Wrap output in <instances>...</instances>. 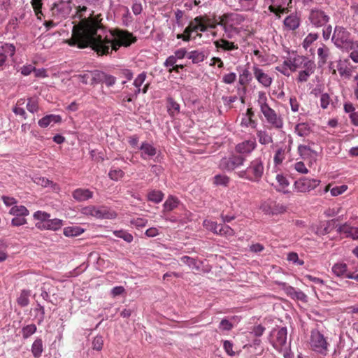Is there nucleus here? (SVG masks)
Masks as SVG:
<instances>
[{
	"label": "nucleus",
	"instance_id": "59",
	"mask_svg": "<svg viewBox=\"0 0 358 358\" xmlns=\"http://www.w3.org/2000/svg\"><path fill=\"white\" fill-rule=\"evenodd\" d=\"M313 34H309L303 41V47L306 50H308L311 54L313 53Z\"/></svg>",
	"mask_w": 358,
	"mask_h": 358
},
{
	"label": "nucleus",
	"instance_id": "14",
	"mask_svg": "<svg viewBox=\"0 0 358 358\" xmlns=\"http://www.w3.org/2000/svg\"><path fill=\"white\" fill-rule=\"evenodd\" d=\"M355 68V66L351 64L349 59L339 60L337 64V70L340 76L345 79L350 78Z\"/></svg>",
	"mask_w": 358,
	"mask_h": 358
},
{
	"label": "nucleus",
	"instance_id": "19",
	"mask_svg": "<svg viewBox=\"0 0 358 358\" xmlns=\"http://www.w3.org/2000/svg\"><path fill=\"white\" fill-rule=\"evenodd\" d=\"M93 195V192L89 189L85 188H78L72 192L73 198L78 202L85 201L90 199H92Z\"/></svg>",
	"mask_w": 358,
	"mask_h": 358
},
{
	"label": "nucleus",
	"instance_id": "8",
	"mask_svg": "<svg viewBox=\"0 0 358 358\" xmlns=\"http://www.w3.org/2000/svg\"><path fill=\"white\" fill-rule=\"evenodd\" d=\"M287 330L286 327L274 329L270 334V342L278 352L288 350L289 345L287 342Z\"/></svg>",
	"mask_w": 358,
	"mask_h": 358
},
{
	"label": "nucleus",
	"instance_id": "64",
	"mask_svg": "<svg viewBox=\"0 0 358 358\" xmlns=\"http://www.w3.org/2000/svg\"><path fill=\"white\" fill-rule=\"evenodd\" d=\"M27 219L25 218V217H22V216H15V217H13L12 220H11V225L13 226V227H20V226H22L25 224H27Z\"/></svg>",
	"mask_w": 358,
	"mask_h": 358
},
{
	"label": "nucleus",
	"instance_id": "36",
	"mask_svg": "<svg viewBox=\"0 0 358 358\" xmlns=\"http://www.w3.org/2000/svg\"><path fill=\"white\" fill-rule=\"evenodd\" d=\"M257 102L259 107L260 108L261 112H262L264 110L270 108V106L268 104V99L266 94L263 91L258 92Z\"/></svg>",
	"mask_w": 358,
	"mask_h": 358
},
{
	"label": "nucleus",
	"instance_id": "52",
	"mask_svg": "<svg viewBox=\"0 0 358 358\" xmlns=\"http://www.w3.org/2000/svg\"><path fill=\"white\" fill-rule=\"evenodd\" d=\"M34 182L38 185H41L44 187H52L54 183L52 181L45 177L37 176L34 178Z\"/></svg>",
	"mask_w": 358,
	"mask_h": 358
},
{
	"label": "nucleus",
	"instance_id": "24",
	"mask_svg": "<svg viewBox=\"0 0 358 358\" xmlns=\"http://www.w3.org/2000/svg\"><path fill=\"white\" fill-rule=\"evenodd\" d=\"M318 55V66L322 68L327 63L329 58V49L324 45L317 49Z\"/></svg>",
	"mask_w": 358,
	"mask_h": 358
},
{
	"label": "nucleus",
	"instance_id": "63",
	"mask_svg": "<svg viewBox=\"0 0 358 358\" xmlns=\"http://www.w3.org/2000/svg\"><path fill=\"white\" fill-rule=\"evenodd\" d=\"M287 259L296 265L303 264V261L299 259L298 254L294 252L288 253Z\"/></svg>",
	"mask_w": 358,
	"mask_h": 358
},
{
	"label": "nucleus",
	"instance_id": "12",
	"mask_svg": "<svg viewBox=\"0 0 358 358\" xmlns=\"http://www.w3.org/2000/svg\"><path fill=\"white\" fill-rule=\"evenodd\" d=\"M257 143L255 139L243 141L235 146V151L238 155L247 157L256 148Z\"/></svg>",
	"mask_w": 358,
	"mask_h": 358
},
{
	"label": "nucleus",
	"instance_id": "35",
	"mask_svg": "<svg viewBox=\"0 0 358 358\" xmlns=\"http://www.w3.org/2000/svg\"><path fill=\"white\" fill-rule=\"evenodd\" d=\"M31 292L29 290L23 289L21 291L20 296L17 299L18 305L21 307L27 306L29 303V296Z\"/></svg>",
	"mask_w": 358,
	"mask_h": 358
},
{
	"label": "nucleus",
	"instance_id": "31",
	"mask_svg": "<svg viewBox=\"0 0 358 358\" xmlns=\"http://www.w3.org/2000/svg\"><path fill=\"white\" fill-rule=\"evenodd\" d=\"M284 25L288 30H295L299 26V20L296 15H290L284 20Z\"/></svg>",
	"mask_w": 358,
	"mask_h": 358
},
{
	"label": "nucleus",
	"instance_id": "54",
	"mask_svg": "<svg viewBox=\"0 0 358 358\" xmlns=\"http://www.w3.org/2000/svg\"><path fill=\"white\" fill-rule=\"evenodd\" d=\"M27 109L31 113H35L38 110V102L35 98L28 99Z\"/></svg>",
	"mask_w": 358,
	"mask_h": 358
},
{
	"label": "nucleus",
	"instance_id": "41",
	"mask_svg": "<svg viewBox=\"0 0 358 358\" xmlns=\"http://www.w3.org/2000/svg\"><path fill=\"white\" fill-rule=\"evenodd\" d=\"M179 201L173 196H170L164 203V210L171 211L178 207Z\"/></svg>",
	"mask_w": 358,
	"mask_h": 358
},
{
	"label": "nucleus",
	"instance_id": "53",
	"mask_svg": "<svg viewBox=\"0 0 358 358\" xmlns=\"http://www.w3.org/2000/svg\"><path fill=\"white\" fill-rule=\"evenodd\" d=\"M229 181V178L226 175L218 174L214 177V183L216 185L227 186Z\"/></svg>",
	"mask_w": 358,
	"mask_h": 358
},
{
	"label": "nucleus",
	"instance_id": "13",
	"mask_svg": "<svg viewBox=\"0 0 358 358\" xmlns=\"http://www.w3.org/2000/svg\"><path fill=\"white\" fill-rule=\"evenodd\" d=\"M271 2L268 6L269 10L280 17V13L285 12L287 7L292 3V0H265Z\"/></svg>",
	"mask_w": 358,
	"mask_h": 358
},
{
	"label": "nucleus",
	"instance_id": "22",
	"mask_svg": "<svg viewBox=\"0 0 358 358\" xmlns=\"http://www.w3.org/2000/svg\"><path fill=\"white\" fill-rule=\"evenodd\" d=\"M117 217V213L110 208L106 206H101L97 208L96 218L97 219H115Z\"/></svg>",
	"mask_w": 358,
	"mask_h": 358
},
{
	"label": "nucleus",
	"instance_id": "4",
	"mask_svg": "<svg viewBox=\"0 0 358 358\" xmlns=\"http://www.w3.org/2000/svg\"><path fill=\"white\" fill-rule=\"evenodd\" d=\"M308 58L298 55H289L283 63L275 67V70L289 77L292 72L302 68Z\"/></svg>",
	"mask_w": 358,
	"mask_h": 358
},
{
	"label": "nucleus",
	"instance_id": "56",
	"mask_svg": "<svg viewBox=\"0 0 358 358\" xmlns=\"http://www.w3.org/2000/svg\"><path fill=\"white\" fill-rule=\"evenodd\" d=\"M124 175V171L120 169H111L108 173L109 178L115 181L121 179Z\"/></svg>",
	"mask_w": 358,
	"mask_h": 358
},
{
	"label": "nucleus",
	"instance_id": "49",
	"mask_svg": "<svg viewBox=\"0 0 358 358\" xmlns=\"http://www.w3.org/2000/svg\"><path fill=\"white\" fill-rule=\"evenodd\" d=\"M315 96L320 97V106L323 109L327 108L328 106L331 101V98L327 93H320L317 94V93L315 92Z\"/></svg>",
	"mask_w": 358,
	"mask_h": 358
},
{
	"label": "nucleus",
	"instance_id": "42",
	"mask_svg": "<svg viewBox=\"0 0 358 358\" xmlns=\"http://www.w3.org/2000/svg\"><path fill=\"white\" fill-rule=\"evenodd\" d=\"M164 198V194L159 190H152L148 194V199L155 203H160Z\"/></svg>",
	"mask_w": 358,
	"mask_h": 358
},
{
	"label": "nucleus",
	"instance_id": "33",
	"mask_svg": "<svg viewBox=\"0 0 358 358\" xmlns=\"http://www.w3.org/2000/svg\"><path fill=\"white\" fill-rule=\"evenodd\" d=\"M9 213L13 216L26 217L29 215V211L24 206L15 205L11 207Z\"/></svg>",
	"mask_w": 358,
	"mask_h": 358
},
{
	"label": "nucleus",
	"instance_id": "5",
	"mask_svg": "<svg viewBox=\"0 0 358 358\" xmlns=\"http://www.w3.org/2000/svg\"><path fill=\"white\" fill-rule=\"evenodd\" d=\"M206 29L207 26L204 23L203 17H196L185 29L184 33L178 34L177 38L184 41H189L192 38L201 37V34L199 32H204Z\"/></svg>",
	"mask_w": 358,
	"mask_h": 358
},
{
	"label": "nucleus",
	"instance_id": "18",
	"mask_svg": "<svg viewBox=\"0 0 358 358\" xmlns=\"http://www.w3.org/2000/svg\"><path fill=\"white\" fill-rule=\"evenodd\" d=\"M70 10L69 3L64 2L55 3L52 8V15L61 18L66 17L70 13Z\"/></svg>",
	"mask_w": 358,
	"mask_h": 358
},
{
	"label": "nucleus",
	"instance_id": "61",
	"mask_svg": "<svg viewBox=\"0 0 358 358\" xmlns=\"http://www.w3.org/2000/svg\"><path fill=\"white\" fill-rule=\"evenodd\" d=\"M24 100L20 99L17 101V106L13 109V113L17 115L22 116L24 119L27 118L26 112L23 108L19 107L18 105L24 104Z\"/></svg>",
	"mask_w": 358,
	"mask_h": 358
},
{
	"label": "nucleus",
	"instance_id": "6",
	"mask_svg": "<svg viewBox=\"0 0 358 358\" xmlns=\"http://www.w3.org/2000/svg\"><path fill=\"white\" fill-rule=\"evenodd\" d=\"M321 322L315 323V329L317 332L315 333V358H323L327 357L330 352L331 345L328 338L324 336L322 331H320Z\"/></svg>",
	"mask_w": 358,
	"mask_h": 358
},
{
	"label": "nucleus",
	"instance_id": "9",
	"mask_svg": "<svg viewBox=\"0 0 358 358\" xmlns=\"http://www.w3.org/2000/svg\"><path fill=\"white\" fill-rule=\"evenodd\" d=\"M245 162V157L233 153L220 159L219 168L222 171L231 172L243 166Z\"/></svg>",
	"mask_w": 358,
	"mask_h": 358
},
{
	"label": "nucleus",
	"instance_id": "7",
	"mask_svg": "<svg viewBox=\"0 0 358 358\" xmlns=\"http://www.w3.org/2000/svg\"><path fill=\"white\" fill-rule=\"evenodd\" d=\"M242 20L243 17L238 14H225L220 17L218 24L223 27L227 37L231 38L234 33H237L238 26Z\"/></svg>",
	"mask_w": 358,
	"mask_h": 358
},
{
	"label": "nucleus",
	"instance_id": "25",
	"mask_svg": "<svg viewBox=\"0 0 358 358\" xmlns=\"http://www.w3.org/2000/svg\"><path fill=\"white\" fill-rule=\"evenodd\" d=\"M294 186L298 192H307L312 188V180L306 178H302L295 182Z\"/></svg>",
	"mask_w": 358,
	"mask_h": 358
},
{
	"label": "nucleus",
	"instance_id": "3",
	"mask_svg": "<svg viewBox=\"0 0 358 358\" xmlns=\"http://www.w3.org/2000/svg\"><path fill=\"white\" fill-rule=\"evenodd\" d=\"M334 45L341 49H358V42L353 41L351 34L344 27L336 26L331 38Z\"/></svg>",
	"mask_w": 358,
	"mask_h": 358
},
{
	"label": "nucleus",
	"instance_id": "28",
	"mask_svg": "<svg viewBox=\"0 0 358 358\" xmlns=\"http://www.w3.org/2000/svg\"><path fill=\"white\" fill-rule=\"evenodd\" d=\"M329 16L322 10H315V27H323L329 21Z\"/></svg>",
	"mask_w": 358,
	"mask_h": 358
},
{
	"label": "nucleus",
	"instance_id": "21",
	"mask_svg": "<svg viewBox=\"0 0 358 358\" xmlns=\"http://www.w3.org/2000/svg\"><path fill=\"white\" fill-rule=\"evenodd\" d=\"M62 121V117L59 115L50 114L47 115L38 120V126L41 128H46L51 123H59Z\"/></svg>",
	"mask_w": 358,
	"mask_h": 358
},
{
	"label": "nucleus",
	"instance_id": "20",
	"mask_svg": "<svg viewBox=\"0 0 358 358\" xmlns=\"http://www.w3.org/2000/svg\"><path fill=\"white\" fill-rule=\"evenodd\" d=\"M302 68H301V71H300L299 73L298 80L299 82H305L313 73V62L309 59L305 62L303 65Z\"/></svg>",
	"mask_w": 358,
	"mask_h": 358
},
{
	"label": "nucleus",
	"instance_id": "51",
	"mask_svg": "<svg viewBox=\"0 0 358 358\" xmlns=\"http://www.w3.org/2000/svg\"><path fill=\"white\" fill-rule=\"evenodd\" d=\"M276 180L279 185V187L277 189L278 191H284L289 185L287 178L282 174L276 176Z\"/></svg>",
	"mask_w": 358,
	"mask_h": 358
},
{
	"label": "nucleus",
	"instance_id": "27",
	"mask_svg": "<svg viewBox=\"0 0 358 358\" xmlns=\"http://www.w3.org/2000/svg\"><path fill=\"white\" fill-rule=\"evenodd\" d=\"M268 206V204H262L261 206V209L266 214L275 215L282 213L286 210L285 206H284L282 204L277 203L275 202H273L272 209H267Z\"/></svg>",
	"mask_w": 358,
	"mask_h": 358
},
{
	"label": "nucleus",
	"instance_id": "34",
	"mask_svg": "<svg viewBox=\"0 0 358 358\" xmlns=\"http://www.w3.org/2000/svg\"><path fill=\"white\" fill-rule=\"evenodd\" d=\"M43 351V341L41 338H37L34 341L31 345V352L35 358H38L41 356Z\"/></svg>",
	"mask_w": 358,
	"mask_h": 358
},
{
	"label": "nucleus",
	"instance_id": "16",
	"mask_svg": "<svg viewBox=\"0 0 358 358\" xmlns=\"http://www.w3.org/2000/svg\"><path fill=\"white\" fill-rule=\"evenodd\" d=\"M337 231L346 238H350L353 240L358 239V227H352L348 222L338 226Z\"/></svg>",
	"mask_w": 358,
	"mask_h": 358
},
{
	"label": "nucleus",
	"instance_id": "11",
	"mask_svg": "<svg viewBox=\"0 0 358 358\" xmlns=\"http://www.w3.org/2000/svg\"><path fill=\"white\" fill-rule=\"evenodd\" d=\"M262 113L264 115L266 122L271 126L272 128L280 129L283 127V120L280 115H278L271 107L264 110Z\"/></svg>",
	"mask_w": 358,
	"mask_h": 358
},
{
	"label": "nucleus",
	"instance_id": "48",
	"mask_svg": "<svg viewBox=\"0 0 358 358\" xmlns=\"http://www.w3.org/2000/svg\"><path fill=\"white\" fill-rule=\"evenodd\" d=\"M36 326L34 324H28L22 327V334L24 339L28 338L36 331Z\"/></svg>",
	"mask_w": 358,
	"mask_h": 358
},
{
	"label": "nucleus",
	"instance_id": "26",
	"mask_svg": "<svg viewBox=\"0 0 358 358\" xmlns=\"http://www.w3.org/2000/svg\"><path fill=\"white\" fill-rule=\"evenodd\" d=\"M206 57V52L200 50H192L187 54V58L190 59L193 64L202 62Z\"/></svg>",
	"mask_w": 358,
	"mask_h": 358
},
{
	"label": "nucleus",
	"instance_id": "32",
	"mask_svg": "<svg viewBox=\"0 0 358 358\" xmlns=\"http://www.w3.org/2000/svg\"><path fill=\"white\" fill-rule=\"evenodd\" d=\"M332 271L336 275L343 278H346L350 273L348 272L347 264L342 262L335 264L332 267Z\"/></svg>",
	"mask_w": 358,
	"mask_h": 358
},
{
	"label": "nucleus",
	"instance_id": "17",
	"mask_svg": "<svg viewBox=\"0 0 358 358\" xmlns=\"http://www.w3.org/2000/svg\"><path fill=\"white\" fill-rule=\"evenodd\" d=\"M141 157L144 160L152 159L157 154V148L148 142H143L139 147Z\"/></svg>",
	"mask_w": 358,
	"mask_h": 358
},
{
	"label": "nucleus",
	"instance_id": "38",
	"mask_svg": "<svg viewBox=\"0 0 358 358\" xmlns=\"http://www.w3.org/2000/svg\"><path fill=\"white\" fill-rule=\"evenodd\" d=\"M63 226V220L54 218L50 219L46 222V230L57 231Z\"/></svg>",
	"mask_w": 358,
	"mask_h": 358
},
{
	"label": "nucleus",
	"instance_id": "62",
	"mask_svg": "<svg viewBox=\"0 0 358 358\" xmlns=\"http://www.w3.org/2000/svg\"><path fill=\"white\" fill-rule=\"evenodd\" d=\"M234 344L229 341H223V348L226 353L231 357L236 355V352L233 350Z\"/></svg>",
	"mask_w": 358,
	"mask_h": 358
},
{
	"label": "nucleus",
	"instance_id": "1",
	"mask_svg": "<svg viewBox=\"0 0 358 358\" xmlns=\"http://www.w3.org/2000/svg\"><path fill=\"white\" fill-rule=\"evenodd\" d=\"M136 41L127 31L115 29L106 31L104 27L92 18L83 20L79 27H73V37L67 43L80 48L90 46L99 55L117 51L122 46L129 47Z\"/></svg>",
	"mask_w": 358,
	"mask_h": 358
},
{
	"label": "nucleus",
	"instance_id": "2",
	"mask_svg": "<svg viewBox=\"0 0 358 358\" xmlns=\"http://www.w3.org/2000/svg\"><path fill=\"white\" fill-rule=\"evenodd\" d=\"M264 173V163L262 157L252 160L246 169L236 171V176L252 182H259Z\"/></svg>",
	"mask_w": 358,
	"mask_h": 358
},
{
	"label": "nucleus",
	"instance_id": "23",
	"mask_svg": "<svg viewBox=\"0 0 358 358\" xmlns=\"http://www.w3.org/2000/svg\"><path fill=\"white\" fill-rule=\"evenodd\" d=\"M214 45L217 50L221 49L224 51H232L238 48L237 44L223 38L215 41Z\"/></svg>",
	"mask_w": 358,
	"mask_h": 358
},
{
	"label": "nucleus",
	"instance_id": "30",
	"mask_svg": "<svg viewBox=\"0 0 358 358\" xmlns=\"http://www.w3.org/2000/svg\"><path fill=\"white\" fill-rule=\"evenodd\" d=\"M180 261L185 264L187 265L189 268L192 270L199 271L201 269V262L196 259L189 256H182Z\"/></svg>",
	"mask_w": 358,
	"mask_h": 358
},
{
	"label": "nucleus",
	"instance_id": "39",
	"mask_svg": "<svg viewBox=\"0 0 358 358\" xmlns=\"http://www.w3.org/2000/svg\"><path fill=\"white\" fill-rule=\"evenodd\" d=\"M295 131L300 136H307L311 132V127L307 123H299L296 126Z\"/></svg>",
	"mask_w": 358,
	"mask_h": 358
},
{
	"label": "nucleus",
	"instance_id": "45",
	"mask_svg": "<svg viewBox=\"0 0 358 358\" xmlns=\"http://www.w3.org/2000/svg\"><path fill=\"white\" fill-rule=\"evenodd\" d=\"M113 234L117 238H122L127 243H131L133 241V236L125 230H115Z\"/></svg>",
	"mask_w": 358,
	"mask_h": 358
},
{
	"label": "nucleus",
	"instance_id": "55",
	"mask_svg": "<svg viewBox=\"0 0 358 358\" xmlns=\"http://www.w3.org/2000/svg\"><path fill=\"white\" fill-rule=\"evenodd\" d=\"M104 72L96 71L91 73V85H96L103 82Z\"/></svg>",
	"mask_w": 358,
	"mask_h": 358
},
{
	"label": "nucleus",
	"instance_id": "44",
	"mask_svg": "<svg viewBox=\"0 0 358 358\" xmlns=\"http://www.w3.org/2000/svg\"><path fill=\"white\" fill-rule=\"evenodd\" d=\"M252 80L251 73L248 69H244L239 75L238 83L241 85H246Z\"/></svg>",
	"mask_w": 358,
	"mask_h": 358
},
{
	"label": "nucleus",
	"instance_id": "47",
	"mask_svg": "<svg viewBox=\"0 0 358 358\" xmlns=\"http://www.w3.org/2000/svg\"><path fill=\"white\" fill-rule=\"evenodd\" d=\"M258 0H238L241 8L244 10H253L257 3Z\"/></svg>",
	"mask_w": 358,
	"mask_h": 358
},
{
	"label": "nucleus",
	"instance_id": "58",
	"mask_svg": "<svg viewBox=\"0 0 358 358\" xmlns=\"http://www.w3.org/2000/svg\"><path fill=\"white\" fill-rule=\"evenodd\" d=\"M33 217L36 220L47 222L50 217V215L45 211L38 210L34 213Z\"/></svg>",
	"mask_w": 358,
	"mask_h": 358
},
{
	"label": "nucleus",
	"instance_id": "10",
	"mask_svg": "<svg viewBox=\"0 0 358 358\" xmlns=\"http://www.w3.org/2000/svg\"><path fill=\"white\" fill-rule=\"evenodd\" d=\"M15 51V46L12 43H4L0 45V71L13 59Z\"/></svg>",
	"mask_w": 358,
	"mask_h": 358
},
{
	"label": "nucleus",
	"instance_id": "46",
	"mask_svg": "<svg viewBox=\"0 0 358 358\" xmlns=\"http://www.w3.org/2000/svg\"><path fill=\"white\" fill-rule=\"evenodd\" d=\"M31 4L38 19L41 20L43 15L42 13L43 0H31Z\"/></svg>",
	"mask_w": 358,
	"mask_h": 358
},
{
	"label": "nucleus",
	"instance_id": "40",
	"mask_svg": "<svg viewBox=\"0 0 358 358\" xmlns=\"http://www.w3.org/2000/svg\"><path fill=\"white\" fill-rule=\"evenodd\" d=\"M257 136L259 143L262 145H268L273 142L272 137L264 130L257 131Z\"/></svg>",
	"mask_w": 358,
	"mask_h": 358
},
{
	"label": "nucleus",
	"instance_id": "15",
	"mask_svg": "<svg viewBox=\"0 0 358 358\" xmlns=\"http://www.w3.org/2000/svg\"><path fill=\"white\" fill-rule=\"evenodd\" d=\"M252 71L255 78L257 79L259 84L266 88L271 86L273 82L272 78L267 73H264V71L257 65L253 66Z\"/></svg>",
	"mask_w": 358,
	"mask_h": 358
},
{
	"label": "nucleus",
	"instance_id": "50",
	"mask_svg": "<svg viewBox=\"0 0 358 358\" xmlns=\"http://www.w3.org/2000/svg\"><path fill=\"white\" fill-rule=\"evenodd\" d=\"M285 159V148H279L274 155L273 161L275 165L280 164L283 160Z\"/></svg>",
	"mask_w": 358,
	"mask_h": 358
},
{
	"label": "nucleus",
	"instance_id": "57",
	"mask_svg": "<svg viewBox=\"0 0 358 358\" xmlns=\"http://www.w3.org/2000/svg\"><path fill=\"white\" fill-rule=\"evenodd\" d=\"M97 208L94 206H85L81 209V213L87 216H92L96 218Z\"/></svg>",
	"mask_w": 358,
	"mask_h": 358
},
{
	"label": "nucleus",
	"instance_id": "37",
	"mask_svg": "<svg viewBox=\"0 0 358 358\" xmlns=\"http://www.w3.org/2000/svg\"><path fill=\"white\" fill-rule=\"evenodd\" d=\"M167 109L169 115L173 117L180 113V105L173 98L169 97L167 99Z\"/></svg>",
	"mask_w": 358,
	"mask_h": 358
},
{
	"label": "nucleus",
	"instance_id": "29",
	"mask_svg": "<svg viewBox=\"0 0 358 358\" xmlns=\"http://www.w3.org/2000/svg\"><path fill=\"white\" fill-rule=\"evenodd\" d=\"M85 229L79 226L66 227L63 230V234L66 237H74L81 235Z\"/></svg>",
	"mask_w": 358,
	"mask_h": 358
},
{
	"label": "nucleus",
	"instance_id": "60",
	"mask_svg": "<svg viewBox=\"0 0 358 358\" xmlns=\"http://www.w3.org/2000/svg\"><path fill=\"white\" fill-rule=\"evenodd\" d=\"M219 225L220 224L217 222L209 220H205L203 222V226L208 230L213 231L214 234L217 233Z\"/></svg>",
	"mask_w": 358,
	"mask_h": 358
},
{
	"label": "nucleus",
	"instance_id": "43",
	"mask_svg": "<svg viewBox=\"0 0 358 358\" xmlns=\"http://www.w3.org/2000/svg\"><path fill=\"white\" fill-rule=\"evenodd\" d=\"M216 234L231 237L235 234L234 230L228 225L220 224Z\"/></svg>",
	"mask_w": 358,
	"mask_h": 358
}]
</instances>
